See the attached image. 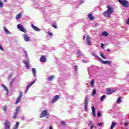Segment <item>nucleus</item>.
Returning <instances> with one entry per match:
<instances>
[{"label":"nucleus","instance_id":"f257e3e1","mask_svg":"<svg viewBox=\"0 0 129 129\" xmlns=\"http://www.w3.org/2000/svg\"><path fill=\"white\" fill-rule=\"evenodd\" d=\"M107 8V11L104 12L103 15L105 18H109L110 17V15L113 13V8H112L110 6H108Z\"/></svg>","mask_w":129,"mask_h":129},{"label":"nucleus","instance_id":"f03ea898","mask_svg":"<svg viewBox=\"0 0 129 129\" xmlns=\"http://www.w3.org/2000/svg\"><path fill=\"white\" fill-rule=\"evenodd\" d=\"M45 116L46 118H49V117H50V115L47 110H42L40 115V118H43V117H45Z\"/></svg>","mask_w":129,"mask_h":129},{"label":"nucleus","instance_id":"7ed1b4c3","mask_svg":"<svg viewBox=\"0 0 129 129\" xmlns=\"http://www.w3.org/2000/svg\"><path fill=\"white\" fill-rule=\"evenodd\" d=\"M119 3L120 5H122V7L124 8H128L129 2L126 0H118Z\"/></svg>","mask_w":129,"mask_h":129},{"label":"nucleus","instance_id":"20e7f679","mask_svg":"<svg viewBox=\"0 0 129 129\" xmlns=\"http://www.w3.org/2000/svg\"><path fill=\"white\" fill-rule=\"evenodd\" d=\"M84 108L86 111H88V98L87 96H86L85 99Z\"/></svg>","mask_w":129,"mask_h":129},{"label":"nucleus","instance_id":"39448f33","mask_svg":"<svg viewBox=\"0 0 129 129\" xmlns=\"http://www.w3.org/2000/svg\"><path fill=\"white\" fill-rule=\"evenodd\" d=\"M17 28L19 31L21 32H23V33H27V30L24 27H23V25H22L21 24H19L17 25Z\"/></svg>","mask_w":129,"mask_h":129},{"label":"nucleus","instance_id":"423d86ee","mask_svg":"<svg viewBox=\"0 0 129 129\" xmlns=\"http://www.w3.org/2000/svg\"><path fill=\"white\" fill-rule=\"evenodd\" d=\"M35 83H36V80H34L33 82L30 83V84H29L27 86L26 89L25 90V94H27V93H28V91L29 90V89H30V87H31V86H32V85H33V84H35Z\"/></svg>","mask_w":129,"mask_h":129},{"label":"nucleus","instance_id":"0eeeda50","mask_svg":"<svg viewBox=\"0 0 129 129\" xmlns=\"http://www.w3.org/2000/svg\"><path fill=\"white\" fill-rule=\"evenodd\" d=\"M11 127V123L8 120H5V129H10Z\"/></svg>","mask_w":129,"mask_h":129},{"label":"nucleus","instance_id":"6e6552de","mask_svg":"<svg viewBox=\"0 0 129 129\" xmlns=\"http://www.w3.org/2000/svg\"><path fill=\"white\" fill-rule=\"evenodd\" d=\"M22 97H23V92H22V91L20 92V94L19 96H18V97L17 98V103H20L21 99H22Z\"/></svg>","mask_w":129,"mask_h":129},{"label":"nucleus","instance_id":"1a4fd4ad","mask_svg":"<svg viewBox=\"0 0 129 129\" xmlns=\"http://www.w3.org/2000/svg\"><path fill=\"white\" fill-rule=\"evenodd\" d=\"M59 98V95H55L51 101L52 103H55Z\"/></svg>","mask_w":129,"mask_h":129},{"label":"nucleus","instance_id":"9d476101","mask_svg":"<svg viewBox=\"0 0 129 129\" xmlns=\"http://www.w3.org/2000/svg\"><path fill=\"white\" fill-rule=\"evenodd\" d=\"M31 27L32 29H33L34 31H35V32H40V31H41L40 28H38V27L34 26V24H32Z\"/></svg>","mask_w":129,"mask_h":129},{"label":"nucleus","instance_id":"9b49d317","mask_svg":"<svg viewBox=\"0 0 129 129\" xmlns=\"http://www.w3.org/2000/svg\"><path fill=\"white\" fill-rule=\"evenodd\" d=\"M23 63L25 64V67L26 69H30V66H29V61H27L26 60H23Z\"/></svg>","mask_w":129,"mask_h":129},{"label":"nucleus","instance_id":"f8f14e48","mask_svg":"<svg viewBox=\"0 0 129 129\" xmlns=\"http://www.w3.org/2000/svg\"><path fill=\"white\" fill-rule=\"evenodd\" d=\"M87 43L89 46L91 45V40H90V36L89 35H87Z\"/></svg>","mask_w":129,"mask_h":129},{"label":"nucleus","instance_id":"ddd939ff","mask_svg":"<svg viewBox=\"0 0 129 129\" xmlns=\"http://www.w3.org/2000/svg\"><path fill=\"white\" fill-rule=\"evenodd\" d=\"M23 36L25 42H30V37L27 34H24Z\"/></svg>","mask_w":129,"mask_h":129},{"label":"nucleus","instance_id":"4468645a","mask_svg":"<svg viewBox=\"0 0 129 129\" xmlns=\"http://www.w3.org/2000/svg\"><path fill=\"white\" fill-rule=\"evenodd\" d=\"M101 62H102V63L104 65H106V64H108V65H111V61L109 60H103L102 59Z\"/></svg>","mask_w":129,"mask_h":129},{"label":"nucleus","instance_id":"2eb2a0df","mask_svg":"<svg viewBox=\"0 0 129 129\" xmlns=\"http://www.w3.org/2000/svg\"><path fill=\"white\" fill-rule=\"evenodd\" d=\"M40 62L46 63V61H47V59H46V56H45L44 55H42L40 58Z\"/></svg>","mask_w":129,"mask_h":129},{"label":"nucleus","instance_id":"dca6fc26","mask_svg":"<svg viewBox=\"0 0 129 129\" xmlns=\"http://www.w3.org/2000/svg\"><path fill=\"white\" fill-rule=\"evenodd\" d=\"M114 91L113 90H111V89H107V94L108 95H110L112 93H113Z\"/></svg>","mask_w":129,"mask_h":129},{"label":"nucleus","instance_id":"f3484780","mask_svg":"<svg viewBox=\"0 0 129 129\" xmlns=\"http://www.w3.org/2000/svg\"><path fill=\"white\" fill-rule=\"evenodd\" d=\"M92 114L94 117H95L96 116V114L95 113V107L94 106H92Z\"/></svg>","mask_w":129,"mask_h":129},{"label":"nucleus","instance_id":"a211bd4d","mask_svg":"<svg viewBox=\"0 0 129 129\" xmlns=\"http://www.w3.org/2000/svg\"><path fill=\"white\" fill-rule=\"evenodd\" d=\"M22 16H23V13L22 12L19 13L17 15V20H20L21 18H22Z\"/></svg>","mask_w":129,"mask_h":129},{"label":"nucleus","instance_id":"6ab92c4d","mask_svg":"<svg viewBox=\"0 0 129 129\" xmlns=\"http://www.w3.org/2000/svg\"><path fill=\"white\" fill-rule=\"evenodd\" d=\"M88 18L91 20V21H93L94 20V17L92 16V14L89 13L88 16Z\"/></svg>","mask_w":129,"mask_h":129},{"label":"nucleus","instance_id":"aec40b11","mask_svg":"<svg viewBox=\"0 0 129 129\" xmlns=\"http://www.w3.org/2000/svg\"><path fill=\"white\" fill-rule=\"evenodd\" d=\"M32 72L33 73L34 77H37V76L36 75V74L37 73V72H36V69L32 68Z\"/></svg>","mask_w":129,"mask_h":129},{"label":"nucleus","instance_id":"412c9836","mask_svg":"<svg viewBox=\"0 0 129 129\" xmlns=\"http://www.w3.org/2000/svg\"><path fill=\"white\" fill-rule=\"evenodd\" d=\"M3 29L5 31V33H6V34H7L8 35H10V34H11V32H10V31H9V30L6 28V27L4 26Z\"/></svg>","mask_w":129,"mask_h":129},{"label":"nucleus","instance_id":"4be33fe9","mask_svg":"<svg viewBox=\"0 0 129 129\" xmlns=\"http://www.w3.org/2000/svg\"><path fill=\"white\" fill-rule=\"evenodd\" d=\"M116 125V123L115 122H112L111 126H110V129H113Z\"/></svg>","mask_w":129,"mask_h":129},{"label":"nucleus","instance_id":"5701e85b","mask_svg":"<svg viewBox=\"0 0 129 129\" xmlns=\"http://www.w3.org/2000/svg\"><path fill=\"white\" fill-rule=\"evenodd\" d=\"M54 78H55V76L52 75L48 77V80L49 81H52V80H53V79H54Z\"/></svg>","mask_w":129,"mask_h":129},{"label":"nucleus","instance_id":"b1692460","mask_svg":"<svg viewBox=\"0 0 129 129\" xmlns=\"http://www.w3.org/2000/svg\"><path fill=\"white\" fill-rule=\"evenodd\" d=\"M2 87H3V88L5 89V90H6V91L7 93L9 92V89H8V87H7V86H6V85L2 84Z\"/></svg>","mask_w":129,"mask_h":129},{"label":"nucleus","instance_id":"393cba45","mask_svg":"<svg viewBox=\"0 0 129 129\" xmlns=\"http://www.w3.org/2000/svg\"><path fill=\"white\" fill-rule=\"evenodd\" d=\"M102 36H103V37H107V36H108V33L105 31H104L102 33Z\"/></svg>","mask_w":129,"mask_h":129},{"label":"nucleus","instance_id":"a878e982","mask_svg":"<svg viewBox=\"0 0 129 129\" xmlns=\"http://www.w3.org/2000/svg\"><path fill=\"white\" fill-rule=\"evenodd\" d=\"M22 111V110L21 109V106H19L17 108V113H19V112Z\"/></svg>","mask_w":129,"mask_h":129},{"label":"nucleus","instance_id":"bb28decb","mask_svg":"<svg viewBox=\"0 0 129 129\" xmlns=\"http://www.w3.org/2000/svg\"><path fill=\"white\" fill-rule=\"evenodd\" d=\"M25 54V57H26V58L27 59V60H29V55H28V52H27V51L26 50H24V51Z\"/></svg>","mask_w":129,"mask_h":129},{"label":"nucleus","instance_id":"cd10ccee","mask_svg":"<svg viewBox=\"0 0 129 129\" xmlns=\"http://www.w3.org/2000/svg\"><path fill=\"white\" fill-rule=\"evenodd\" d=\"M105 97H106L105 95H103L102 96H101L100 99L101 101H103L105 99Z\"/></svg>","mask_w":129,"mask_h":129},{"label":"nucleus","instance_id":"c85d7f7f","mask_svg":"<svg viewBox=\"0 0 129 129\" xmlns=\"http://www.w3.org/2000/svg\"><path fill=\"white\" fill-rule=\"evenodd\" d=\"M116 102L118 104L120 103V102H121V98L120 97H119L118 99L116 100Z\"/></svg>","mask_w":129,"mask_h":129},{"label":"nucleus","instance_id":"c756f323","mask_svg":"<svg viewBox=\"0 0 129 129\" xmlns=\"http://www.w3.org/2000/svg\"><path fill=\"white\" fill-rule=\"evenodd\" d=\"M100 55L101 56V58H102V59H106V57H105V56L103 54L102 52H100Z\"/></svg>","mask_w":129,"mask_h":129},{"label":"nucleus","instance_id":"7c9ffc66","mask_svg":"<svg viewBox=\"0 0 129 129\" xmlns=\"http://www.w3.org/2000/svg\"><path fill=\"white\" fill-rule=\"evenodd\" d=\"M96 58H97V59H98L99 61H100V62H101V61H102V59H101V58L99 57V56H98V55H95Z\"/></svg>","mask_w":129,"mask_h":129},{"label":"nucleus","instance_id":"2f4dec72","mask_svg":"<svg viewBox=\"0 0 129 129\" xmlns=\"http://www.w3.org/2000/svg\"><path fill=\"white\" fill-rule=\"evenodd\" d=\"M4 7V3L3 1L0 0V8H3Z\"/></svg>","mask_w":129,"mask_h":129},{"label":"nucleus","instance_id":"473e14b6","mask_svg":"<svg viewBox=\"0 0 129 129\" xmlns=\"http://www.w3.org/2000/svg\"><path fill=\"white\" fill-rule=\"evenodd\" d=\"M13 118H14V119H16V118H17V112H16L14 114Z\"/></svg>","mask_w":129,"mask_h":129},{"label":"nucleus","instance_id":"72a5a7b5","mask_svg":"<svg viewBox=\"0 0 129 129\" xmlns=\"http://www.w3.org/2000/svg\"><path fill=\"white\" fill-rule=\"evenodd\" d=\"M95 94H96V90L94 89V90H93L92 95H93V96H94V95H95Z\"/></svg>","mask_w":129,"mask_h":129},{"label":"nucleus","instance_id":"f704fd0d","mask_svg":"<svg viewBox=\"0 0 129 129\" xmlns=\"http://www.w3.org/2000/svg\"><path fill=\"white\" fill-rule=\"evenodd\" d=\"M78 55H79V56H82V53H81V51L80 50L77 51Z\"/></svg>","mask_w":129,"mask_h":129},{"label":"nucleus","instance_id":"c9c22d12","mask_svg":"<svg viewBox=\"0 0 129 129\" xmlns=\"http://www.w3.org/2000/svg\"><path fill=\"white\" fill-rule=\"evenodd\" d=\"M94 83V79H92L91 81V86L93 87Z\"/></svg>","mask_w":129,"mask_h":129},{"label":"nucleus","instance_id":"e433bc0d","mask_svg":"<svg viewBox=\"0 0 129 129\" xmlns=\"http://www.w3.org/2000/svg\"><path fill=\"white\" fill-rule=\"evenodd\" d=\"M97 115H98V117H100V116H101V113H100V111H98L97 112Z\"/></svg>","mask_w":129,"mask_h":129},{"label":"nucleus","instance_id":"4c0bfd02","mask_svg":"<svg viewBox=\"0 0 129 129\" xmlns=\"http://www.w3.org/2000/svg\"><path fill=\"white\" fill-rule=\"evenodd\" d=\"M104 46H105V44H103V43H101V48L102 49H104Z\"/></svg>","mask_w":129,"mask_h":129},{"label":"nucleus","instance_id":"58836bf2","mask_svg":"<svg viewBox=\"0 0 129 129\" xmlns=\"http://www.w3.org/2000/svg\"><path fill=\"white\" fill-rule=\"evenodd\" d=\"M3 107H4V108H3V110H4V111H7V107H6V106H4Z\"/></svg>","mask_w":129,"mask_h":129},{"label":"nucleus","instance_id":"ea45409f","mask_svg":"<svg viewBox=\"0 0 129 129\" xmlns=\"http://www.w3.org/2000/svg\"><path fill=\"white\" fill-rule=\"evenodd\" d=\"M75 69L76 71H77L78 70V67L77 66H75Z\"/></svg>","mask_w":129,"mask_h":129},{"label":"nucleus","instance_id":"a19ab883","mask_svg":"<svg viewBox=\"0 0 129 129\" xmlns=\"http://www.w3.org/2000/svg\"><path fill=\"white\" fill-rule=\"evenodd\" d=\"M126 24L129 25V18H128L126 21Z\"/></svg>","mask_w":129,"mask_h":129},{"label":"nucleus","instance_id":"79ce46f5","mask_svg":"<svg viewBox=\"0 0 129 129\" xmlns=\"http://www.w3.org/2000/svg\"><path fill=\"white\" fill-rule=\"evenodd\" d=\"M48 35H49V36H51L52 37V36H53V34H52V33L50 32V31H48Z\"/></svg>","mask_w":129,"mask_h":129},{"label":"nucleus","instance_id":"37998d69","mask_svg":"<svg viewBox=\"0 0 129 129\" xmlns=\"http://www.w3.org/2000/svg\"><path fill=\"white\" fill-rule=\"evenodd\" d=\"M52 27L53 28H54V29H57V25H53Z\"/></svg>","mask_w":129,"mask_h":129},{"label":"nucleus","instance_id":"c03bdc74","mask_svg":"<svg viewBox=\"0 0 129 129\" xmlns=\"http://www.w3.org/2000/svg\"><path fill=\"white\" fill-rule=\"evenodd\" d=\"M19 124H20V122H17V128H18Z\"/></svg>","mask_w":129,"mask_h":129},{"label":"nucleus","instance_id":"a18cd8bd","mask_svg":"<svg viewBox=\"0 0 129 129\" xmlns=\"http://www.w3.org/2000/svg\"><path fill=\"white\" fill-rule=\"evenodd\" d=\"M82 61L83 62V63H87V60H82Z\"/></svg>","mask_w":129,"mask_h":129},{"label":"nucleus","instance_id":"49530a36","mask_svg":"<svg viewBox=\"0 0 129 129\" xmlns=\"http://www.w3.org/2000/svg\"><path fill=\"white\" fill-rule=\"evenodd\" d=\"M13 76V75H12V74H10V75H9V79H11V78H12V77Z\"/></svg>","mask_w":129,"mask_h":129},{"label":"nucleus","instance_id":"de8ad7c7","mask_svg":"<svg viewBox=\"0 0 129 129\" xmlns=\"http://www.w3.org/2000/svg\"><path fill=\"white\" fill-rule=\"evenodd\" d=\"M79 3V4H83V1L80 0Z\"/></svg>","mask_w":129,"mask_h":129},{"label":"nucleus","instance_id":"09e8293b","mask_svg":"<svg viewBox=\"0 0 129 129\" xmlns=\"http://www.w3.org/2000/svg\"><path fill=\"white\" fill-rule=\"evenodd\" d=\"M61 124H62V125H65V122L64 121H61Z\"/></svg>","mask_w":129,"mask_h":129},{"label":"nucleus","instance_id":"8fccbe9b","mask_svg":"<svg viewBox=\"0 0 129 129\" xmlns=\"http://www.w3.org/2000/svg\"><path fill=\"white\" fill-rule=\"evenodd\" d=\"M21 119H22V120H25V116H22V117H21Z\"/></svg>","mask_w":129,"mask_h":129},{"label":"nucleus","instance_id":"3c124183","mask_svg":"<svg viewBox=\"0 0 129 129\" xmlns=\"http://www.w3.org/2000/svg\"><path fill=\"white\" fill-rule=\"evenodd\" d=\"M101 125H102V123H98V126H101Z\"/></svg>","mask_w":129,"mask_h":129},{"label":"nucleus","instance_id":"603ef678","mask_svg":"<svg viewBox=\"0 0 129 129\" xmlns=\"http://www.w3.org/2000/svg\"><path fill=\"white\" fill-rule=\"evenodd\" d=\"M0 50H2V51H4V48H3V47L0 46Z\"/></svg>","mask_w":129,"mask_h":129},{"label":"nucleus","instance_id":"864d4df0","mask_svg":"<svg viewBox=\"0 0 129 129\" xmlns=\"http://www.w3.org/2000/svg\"><path fill=\"white\" fill-rule=\"evenodd\" d=\"M124 124L125 126H127V123L124 122Z\"/></svg>","mask_w":129,"mask_h":129},{"label":"nucleus","instance_id":"5fc2aeb1","mask_svg":"<svg viewBox=\"0 0 129 129\" xmlns=\"http://www.w3.org/2000/svg\"><path fill=\"white\" fill-rule=\"evenodd\" d=\"M93 126H94V124H93L92 126H91L90 128H91V129L93 128Z\"/></svg>","mask_w":129,"mask_h":129},{"label":"nucleus","instance_id":"6e6d98bb","mask_svg":"<svg viewBox=\"0 0 129 129\" xmlns=\"http://www.w3.org/2000/svg\"><path fill=\"white\" fill-rule=\"evenodd\" d=\"M92 124V121H90V123H89V125H90V124Z\"/></svg>","mask_w":129,"mask_h":129},{"label":"nucleus","instance_id":"4d7b16f0","mask_svg":"<svg viewBox=\"0 0 129 129\" xmlns=\"http://www.w3.org/2000/svg\"><path fill=\"white\" fill-rule=\"evenodd\" d=\"M14 129H17V123L16 124L15 126V128H14Z\"/></svg>","mask_w":129,"mask_h":129},{"label":"nucleus","instance_id":"13d9d810","mask_svg":"<svg viewBox=\"0 0 129 129\" xmlns=\"http://www.w3.org/2000/svg\"><path fill=\"white\" fill-rule=\"evenodd\" d=\"M8 0H3V2H4V3H7Z\"/></svg>","mask_w":129,"mask_h":129},{"label":"nucleus","instance_id":"bf43d9fd","mask_svg":"<svg viewBox=\"0 0 129 129\" xmlns=\"http://www.w3.org/2000/svg\"><path fill=\"white\" fill-rule=\"evenodd\" d=\"M92 56H95V53H93L92 54Z\"/></svg>","mask_w":129,"mask_h":129},{"label":"nucleus","instance_id":"052dcab7","mask_svg":"<svg viewBox=\"0 0 129 129\" xmlns=\"http://www.w3.org/2000/svg\"><path fill=\"white\" fill-rule=\"evenodd\" d=\"M49 129H53V128L52 127V126H49Z\"/></svg>","mask_w":129,"mask_h":129},{"label":"nucleus","instance_id":"680f3d73","mask_svg":"<svg viewBox=\"0 0 129 129\" xmlns=\"http://www.w3.org/2000/svg\"><path fill=\"white\" fill-rule=\"evenodd\" d=\"M107 51H108V52H110V49H107Z\"/></svg>","mask_w":129,"mask_h":129},{"label":"nucleus","instance_id":"e2e57ef3","mask_svg":"<svg viewBox=\"0 0 129 129\" xmlns=\"http://www.w3.org/2000/svg\"><path fill=\"white\" fill-rule=\"evenodd\" d=\"M84 39H85V36H84V38H83V39L84 40Z\"/></svg>","mask_w":129,"mask_h":129},{"label":"nucleus","instance_id":"0e129e2a","mask_svg":"<svg viewBox=\"0 0 129 129\" xmlns=\"http://www.w3.org/2000/svg\"><path fill=\"white\" fill-rule=\"evenodd\" d=\"M11 85H12V83H13V82H11Z\"/></svg>","mask_w":129,"mask_h":129},{"label":"nucleus","instance_id":"69168bd1","mask_svg":"<svg viewBox=\"0 0 129 129\" xmlns=\"http://www.w3.org/2000/svg\"><path fill=\"white\" fill-rule=\"evenodd\" d=\"M33 1H36V0H33Z\"/></svg>","mask_w":129,"mask_h":129}]
</instances>
